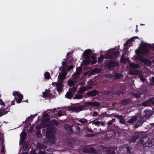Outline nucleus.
<instances>
[{
  "label": "nucleus",
  "instance_id": "29",
  "mask_svg": "<svg viewBox=\"0 0 154 154\" xmlns=\"http://www.w3.org/2000/svg\"><path fill=\"white\" fill-rule=\"evenodd\" d=\"M87 89L86 86H84L79 88V90L78 91V94H81L83 93Z\"/></svg>",
  "mask_w": 154,
  "mask_h": 154
},
{
  "label": "nucleus",
  "instance_id": "30",
  "mask_svg": "<svg viewBox=\"0 0 154 154\" xmlns=\"http://www.w3.org/2000/svg\"><path fill=\"white\" fill-rule=\"evenodd\" d=\"M37 115V114H35L33 115H31L30 116H29L27 119V120H26V123H28V122L30 120L32 121V119L34 118Z\"/></svg>",
  "mask_w": 154,
  "mask_h": 154
},
{
  "label": "nucleus",
  "instance_id": "40",
  "mask_svg": "<svg viewBox=\"0 0 154 154\" xmlns=\"http://www.w3.org/2000/svg\"><path fill=\"white\" fill-rule=\"evenodd\" d=\"M79 122L82 123L84 124L88 122L87 120L85 119L82 118L79 120Z\"/></svg>",
  "mask_w": 154,
  "mask_h": 154
},
{
  "label": "nucleus",
  "instance_id": "26",
  "mask_svg": "<svg viewBox=\"0 0 154 154\" xmlns=\"http://www.w3.org/2000/svg\"><path fill=\"white\" fill-rule=\"evenodd\" d=\"M152 143L153 141L151 140H150V139H148L147 138V141H146L145 146H151V145H152Z\"/></svg>",
  "mask_w": 154,
  "mask_h": 154
},
{
  "label": "nucleus",
  "instance_id": "47",
  "mask_svg": "<svg viewBox=\"0 0 154 154\" xmlns=\"http://www.w3.org/2000/svg\"><path fill=\"white\" fill-rule=\"evenodd\" d=\"M36 135L38 137H40L41 136V131H37L36 133Z\"/></svg>",
  "mask_w": 154,
  "mask_h": 154
},
{
  "label": "nucleus",
  "instance_id": "11",
  "mask_svg": "<svg viewBox=\"0 0 154 154\" xmlns=\"http://www.w3.org/2000/svg\"><path fill=\"white\" fill-rule=\"evenodd\" d=\"M99 93L98 90L95 89L88 91L86 94V95L88 97H91L96 96Z\"/></svg>",
  "mask_w": 154,
  "mask_h": 154
},
{
  "label": "nucleus",
  "instance_id": "60",
  "mask_svg": "<svg viewBox=\"0 0 154 154\" xmlns=\"http://www.w3.org/2000/svg\"><path fill=\"white\" fill-rule=\"evenodd\" d=\"M57 114L58 116L59 117H60L62 116V113L61 112L59 111L57 113Z\"/></svg>",
  "mask_w": 154,
  "mask_h": 154
},
{
  "label": "nucleus",
  "instance_id": "45",
  "mask_svg": "<svg viewBox=\"0 0 154 154\" xmlns=\"http://www.w3.org/2000/svg\"><path fill=\"white\" fill-rule=\"evenodd\" d=\"M42 128V127L41 125H36L35 127L36 130L37 131H41L40 130Z\"/></svg>",
  "mask_w": 154,
  "mask_h": 154
},
{
  "label": "nucleus",
  "instance_id": "31",
  "mask_svg": "<svg viewBox=\"0 0 154 154\" xmlns=\"http://www.w3.org/2000/svg\"><path fill=\"white\" fill-rule=\"evenodd\" d=\"M23 149L24 151H26L28 149V144L27 142H25L23 146Z\"/></svg>",
  "mask_w": 154,
  "mask_h": 154
},
{
  "label": "nucleus",
  "instance_id": "10",
  "mask_svg": "<svg viewBox=\"0 0 154 154\" xmlns=\"http://www.w3.org/2000/svg\"><path fill=\"white\" fill-rule=\"evenodd\" d=\"M82 68L81 67L79 66L77 67L76 69V71L72 75L73 78L75 79L78 78L79 76L81 73Z\"/></svg>",
  "mask_w": 154,
  "mask_h": 154
},
{
  "label": "nucleus",
  "instance_id": "1",
  "mask_svg": "<svg viewBox=\"0 0 154 154\" xmlns=\"http://www.w3.org/2000/svg\"><path fill=\"white\" fill-rule=\"evenodd\" d=\"M46 138L44 140L45 144L50 145L54 144L56 141V138L53 133L52 129L47 130L46 133Z\"/></svg>",
  "mask_w": 154,
  "mask_h": 154
},
{
  "label": "nucleus",
  "instance_id": "36",
  "mask_svg": "<svg viewBox=\"0 0 154 154\" xmlns=\"http://www.w3.org/2000/svg\"><path fill=\"white\" fill-rule=\"evenodd\" d=\"M44 76L45 79H49L50 77V73L48 72H45L44 73Z\"/></svg>",
  "mask_w": 154,
  "mask_h": 154
},
{
  "label": "nucleus",
  "instance_id": "58",
  "mask_svg": "<svg viewBox=\"0 0 154 154\" xmlns=\"http://www.w3.org/2000/svg\"><path fill=\"white\" fill-rule=\"evenodd\" d=\"M69 63H72L73 62V60H72V57H70L69 58Z\"/></svg>",
  "mask_w": 154,
  "mask_h": 154
},
{
  "label": "nucleus",
  "instance_id": "51",
  "mask_svg": "<svg viewBox=\"0 0 154 154\" xmlns=\"http://www.w3.org/2000/svg\"><path fill=\"white\" fill-rule=\"evenodd\" d=\"M130 42V40H128L126 42H125V43L124 44V46L125 47H127L128 45L129 44V43Z\"/></svg>",
  "mask_w": 154,
  "mask_h": 154
},
{
  "label": "nucleus",
  "instance_id": "44",
  "mask_svg": "<svg viewBox=\"0 0 154 154\" xmlns=\"http://www.w3.org/2000/svg\"><path fill=\"white\" fill-rule=\"evenodd\" d=\"M2 149L1 152L2 153H3L5 152V146L2 143Z\"/></svg>",
  "mask_w": 154,
  "mask_h": 154
},
{
  "label": "nucleus",
  "instance_id": "21",
  "mask_svg": "<svg viewBox=\"0 0 154 154\" xmlns=\"http://www.w3.org/2000/svg\"><path fill=\"white\" fill-rule=\"evenodd\" d=\"M27 134L26 132L23 131L20 134V141L21 143H22L25 140Z\"/></svg>",
  "mask_w": 154,
  "mask_h": 154
},
{
  "label": "nucleus",
  "instance_id": "19",
  "mask_svg": "<svg viewBox=\"0 0 154 154\" xmlns=\"http://www.w3.org/2000/svg\"><path fill=\"white\" fill-rule=\"evenodd\" d=\"M114 117L119 119V122L120 123L123 124H126L125 122L124 119V118L123 116L116 114L115 115Z\"/></svg>",
  "mask_w": 154,
  "mask_h": 154
},
{
  "label": "nucleus",
  "instance_id": "8",
  "mask_svg": "<svg viewBox=\"0 0 154 154\" xmlns=\"http://www.w3.org/2000/svg\"><path fill=\"white\" fill-rule=\"evenodd\" d=\"M76 90V88L75 87H73L70 88L69 91L66 93L65 95L66 97L69 99H71L72 97L74 94Z\"/></svg>",
  "mask_w": 154,
  "mask_h": 154
},
{
  "label": "nucleus",
  "instance_id": "22",
  "mask_svg": "<svg viewBox=\"0 0 154 154\" xmlns=\"http://www.w3.org/2000/svg\"><path fill=\"white\" fill-rule=\"evenodd\" d=\"M63 82L58 81V84L56 87L57 91L61 92L62 91V87Z\"/></svg>",
  "mask_w": 154,
  "mask_h": 154
},
{
  "label": "nucleus",
  "instance_id": "20",
  "mask_svg": "<svg viewBox=\"0 0 154 154\" xmlns=\"http://www.w3.org/2000/svg\"><path fill=\"white\" fill-rule=\"evenodd\" d=\"M50 90L46 89L45 91L42 92L43 98L50 97L52 95V94L50 92Z\"/></svg>",
  "mask_w": 154,
  "mask_h": 154
},
{
  "label": "nucleus",
  "instance_id": "41",
  "mask_svg": "<svg viewBox=\"0 0 154 154\" xmlns=\"http://www.w3.org/2000/svg\"><path fill=\"white\" fill-rule=\"evenodd\" d=\"M139 78H140V80L142 82H144L145 81V78L143 77V76L142 74H140L139 76Z\"/></svg>",
  "mask_w": 154,
  "mask_h": 154
},
{
  "label": "nucleus",
  "instance_id": "23",
  "mask_svg": "<svg viewBox=\"0 0 154 154\" xmlns=\"http://www.w3.org/2000/svg\"><path fill=\"white\" fill-rule=\"evenodd\" d=\"M131 102V100L129 98H125L121 100L120 101V103L123 105H126L129 103Z\"/></svg>",
  "mask_w": 154,
  "mask_h": 154
},
{
  "label": "nucleus",
  "instance_id": "52",
  "mask_svg": "<svg viewBox=\"0 0 154 154\" xmlns=\"http://www.w3.org/2000/svg\"><path fill=\"white\" fill-rule=\"evenodd\" d=\"M126 58L125 57H123V58L122 57L121 59V62L122 63H124L126 61Z\"/></svg>",
  "mask_w": 154,
  "mask_h": 154
},
{
  "label": "nucleus",
  "instance_id": "27",
  "mask_svg": "<svg viewBox=\"0 0 154 154\" xmlns=\"http://www.w3.org/2000/svg\"><path fill=\"white\" fill-rule=\"evenodd\" d=\"M141 94L140 93H135L134 92H132L131 93L132 95L134 97L136 98L137 99H138L140 98V95Z\"/></svg>",
  "mask_w": 154,
  "mask_h": 154
},
{
  "label": "nucleus",
  "instance_id": "24",
  "mask_svg": "<svg viewBox=\"0 0 154 154\" xmlns=\"http://www.w3.org/2000/svg\"><path fill=\"white\" fill-rule=\"evenodd\" d=\"M143 123V122L142 121V119H139L136 122L135 124L134 125V128H136L141 126Z\"/></svg>",
  "mask_w": 154,
  "mask_h": 154
},
{
  "label": "nucleus",
  "instance_id": "42",
  "mask_svg": "<svg viewBox=\"0 0 154 154\" xmlns=\"http://www.w3.org/2000/svg\"><path fill=\"white\" fill-rule=\"evenodd\" d=\"M139 37L138 36H135L131 38L129 40H130V41L133 42L134 41V40L137 39H138Z\"/></svg>",
  "mask_w": 154,
  "mask_h": 154
},
{
  "label": "nucleus",
  "instance_id": "4",
  "mask_svg": "<svg viewBox=\"0 0 154 154\" xmlns=\"http://www.w3.org/2000/svg\"><path fill=\"white\" fill-rule=\"evenodd\" d=\"M13 95L15 97L14 100L17 103H20L23 99V95L19 91H15L13 93Z\"/></svg>",
  "mask_w": 154,
  "mask_h": 154
},
{
  "label": "nucleus",
  "instance_id": "32",
  "mask_svg": "<svg viewBox=\"0 0 154 154\" xmlns=\"http://www.w3.org/2000/svg\"><path fill=\"white\" fill-rule=\"evenodd\" d=\"M101 70L98 69H95L93 70V71L90 74L91 75H94L96 73H100L101 72Z\"/></svg>",
  "mask_w": 154,
  "mask_h": 154
},
{
  "label": "nucleus",
  "instance_id": "49",
  "mask_svg": "<svg viewBox=\"0 0 154 154\" xmlns=\"http://www.w3.org/2000/svg\"><path fill=\"white\" fill-rule=\"evenodd\" d=\"M73 66L72 65H69L68 66V69L66 70L70 71L71 69H73Z\"/></svg>",
  "mask_w": 154,
  "mask_h": 154
},
{
  "label": "nucleus",
  "instance_id": "33",
  "mask_svg": "<svg viewBox=\"0 0 154 154\" xmlns=\"http://www.w3.org/2000/svg\"><path fill=\"white\" fill-rule=\"evenodd\" d=\"M130 66V68H139V66L138 64L134 63H131Z\"/></svg>",
  "mask_w": 154,
  "mask_h": 154
},
{
  "label": "nucleus",
  "instance_id": "25",
  "mask_svg": "<svg viewBox=\"0 0 154 154\" xmlns=\"http://www.w3.org/2000/svg\"><path fill=\"white\" fill-rule=\"evenodd\" d=\"M137 120V117L136 116H133L127 121V123L132 124Z\"/></svg>",
  "mask_w": 154,
  "mask_h": 154
},
{
  "label": "nucleus",
  "instance_id": "5",
  "mask_svg": "<svg viewBox=\"0 0 154 154\" xmlns=\"http://www.w3.org/2000/svg\"><path fill=\"white\" fill-rule=\"evenodd\" d=\"M111 51H112V49H110L107 51L106 55H108V58L110 59H114L116 60L119 55L120 52L119 51L112 52V54H109V52H111Z\"/></svg>",
  "mask_w": 154,
  "mask_h": 154
},
{
  "label": "nucleus",
  "instance_id": "61",
  "mask_svg": "<svg viewBox=\"0 0 154 154\" xmlns=\"http://www.w3.org/2000/svg\"><path fill=\"white\" fill-rule=\"evenodd\" d=\"M39 154H46V152L45 151H42L41 150H40L39 152Z\"/></svg>",
  "mask_w": 154,
  "mask_h": 154
},
{
  "label": "nucleus",
  "instance_id": "15",
  "mask_svg": "<svg viewBox=\"0 0 154 154\" xmlns=\"http://www.w3.org/2000/svg\"><path fill=\"white\" fill-rule=\"evenodd\" d=\"M153 98H150L146 102H143V105L145 106H148L151 105H154Z\"/></svg>",
  "mask_w": 154,
  "mask_h": 154
},
{
  "label": "nucleus",
  "instance_id": "17",
  "mask_svg": "<svg viewBox=\"0 0 154 154\" xmlns=\"http://www.w3.org/2000/svg\"><path fill=\"white\" fill-rule=\"evenodd\" d=\"M92 53V51L91 49H87L84 51L83 55L87 57V59L90 58L92 55H91Z\"/></svg>",
  "mask_w": 154,
  "mask_h": 154
},
{
  "label": "nucleus",
  "instance_id": "54",
  "mask_svg": "<svg viewBox=\"0 0 154 154\" xmlns=\"http://www.w3.org/2000/svg\"><path fill=\"white\" fill-rule=\"evenodd\" d=\"M0 104L1 105L5 106V104L2 99H0Z\"/></svg>",
  "mask_w": 154,
  "mask_h": 154
},
{
  "label": "nucleus",
  "instance_id": "6",
  "mask_svg": "<svg viewBox=\"0 0 154 154\" xmlns=\"http://www.w3.org/2000/svg\"><path fill=\"white\" fill-rule=\"evenodd\" d=\"M95 54H93L90 58L84 61V63L86 65H88L90 63L92 65L95 64L97 62V58L95 56Z\"/></svg>",
  "mask_w": 154,
  "mask_h": 154
},
{
  "label": "nucleus",
  "instance_id": "53",
  "mask_svg": "<svg viewBox=\"0 0 154 154\" xmlns=\"http://www.w3.org/2000/svg\"><path fill=\"white\" fill-rule=\"evenodd\" d=\"M7 113V112H0V117L6 114Z\"/></svg>",
  "mask_w": 154,
  "mask_h": 154
},
{
  "label": "nucleus",
  "instance_id": "34",
  "mask_svg": "<svg viewBox=\"0 0 154 154\" xmlns=\"http://www.w3.org/2000/svg\"><path fill=\"white\" fill-rule=\"evenodd\" d=\"M51 123L55 126H57L59 124V122L55 119L52 120L51 121Z\"/></svg>",
  "mask_w": 154,
  "mask_h": 154
},
{
  "label": "nucleus",
  "instance_id": "14",
  "mask_svg": "<svg viewBox=\"0 0 154 154\" xmlns=\"http://www.w3.org/2000/svg\"><path fill=\"white\" fill-rule=\"evenodd\" d=\"M85 106H91L93 107H98L100 105V103L98 102H85Z\"/></svg>",
  "mask_w": 154,
  "mask_h": 154
},
{
  "label": "nucleus",
  "instance_id": "28",
  "mask_svg": "<svg viewBox=\"0 0 154 154\" xmlns=\"http://www.w3.org/2000/svg\"><path fill=\"white\" fill-rule=\"evenodd\" d=\"M73 80H70L68 82V85L69 86H72L75 85L77 83V79H75L73 78Z\"/></svg>",
  "mask_w": 154,
  "mask_h": 154
},
{
  "label": "nucleus",
  "instance_id": "57",
  "mask_svg": "<svg viewBox=\"0 0 154 154\" xmlns=\"http://www.w3.org/2000/svg\"><path fill=\"white\" fill-rule=\"evenodd\" d=\"M66 62L65 61H63L62 62V66H63V67H64L65 68L66 66Z\"/></svg>",
  "mask_w": 154,
  "mask_h": 154
},
{
  "label": "nucleus",
  "instance_id": "16",
  "mask_svg": "<svg viewBox=\"0 0 154 154\" xmlns=\"http://www.w3.org/2000/svg\"><path fill=\"white\" fill-rule=\"evenodd\" d=\"M85 106H73L72 107V110L75 112H78L82 110Z\"/></svg>",
  "mask_w": 154,
  "mask_h": 154
},
{
  "label": "nucleus",
  "instance_id": "64",
  "mask_svg": "<svg viewBox=\"0 0 154 154\" xmlns=\"http://www.w3.org/2000/svg\"><path fill=\"white\" fill-rule=\"evenodd\" d=\"M98 115V112H97L95 111L93 112V116H95L97 115Z\"/></svg>",
  "mask_w": 154,
  "mask_h": 154
},
{
  "label": "nucleus",
  "instance_id": "50",
  "mask_svg": "<svg viewBox=\"0 0 154 154\" xmlns=\"http://www.w3.org/2000/svg\"><path fill=\"white\" fill-rule=\"evenodd\" d=\"M150 80L152 85H154V77H152L151 78H150Z\"/></svg>",
  "mask_w": 154,
  "mask_h": 154
},
{
  "label": "nucleus",
  "instance_id": "48",
  "mask_svg": "<svg viewBox=\"0 0 154 154\" xmlns=\"http://www.w3.org/2000/svg\"><path fill=\"white\" fill-rule=\"evenodd\" d=\"M115 76L116 79H119L121 77V75L119 73H116L115 74Z\"/></svg>",
  "mask_w": 154,
  "mask_h": 154
},
{
  "label": "nucleus",
  "instance_id": "9",
  "mask_svg": "<svg viewBox=\"0 0 154 154\" xmlns=\"http://www.w3.org/2000/svg\"><path fill=\"white\" fill-rule=\"evenodd\" d=\"M147 137L146 136H142L140 137L139 141L137 142L138 145L141 146L143 145L145 146L146 141H147Z\"/></svg>",
  "mask_w": 154,
  "mask_h": 154
},
{
  "label": "nucleus",
  "instance_id": "39",
  "mask_svg": "<svg viewBox=\"0 0 154 154\" xmlns=\"http://www.w3.org/2000/svg\"><path fill=\"white\" fill-rule=\"evenodd\" d=\"M10 107V106H8L7 107V108L6 109L4 108V109H2L1 112H7V113L9 111Z\"/></svg>",
  "mask_w": 154,
  "mask_h": 154
},
{
  "label": "nucleus",
  "instance_id": "43",
  "mask_svg": "<svg viewBox=\"0 0 154 154\" xmlns=\"http://www.w3.org/2000/svg\"><path fill=\"white\" fill-rule=\"evenodd\" d=\"M123 93L124 92L122 90H120L117 91L116 94L117 95L120 96L121 95H122Z\"/></svg>",
  "mask_w": 154,
  "mask_h": 154
},
{
  "label": "nucleus",
  "instance_id": "37",
  "mask_svg": "<svg viewBox=\"0 0 154 154\" xmlns=\"http://www.w3.org/2000/svg\"><path fill=\"white\" fill-rule=\"evenodd\" d=\"M83 95L82 94H76L74 97L73 99H81L82 98Z\"/></svg>",
  "mask_w": 154,
  "mask_h": 154
},
{
  "label": "nucleus",
  "instance_id": "3",
  "mask_svg": "<svg viewBox=\"0 0 154 154\" xmlns=\"http://www.w3.org/2000/svg\"><path fill=\"white\" fill-rule=\"evenodd\" d=\"M134 58L135 60L144 63L146 66H149L151 64V62L150 60L144 58L143 56H134Z\"/></svg>",
  "mask_w": 154,
  "mask_h": 154
},
{
  "label": "nucleus",
  "instance_id": "63",
  "mask_svg": "<svg viewBox=\"0 0 154 154\" xmlns=\"http://www.w3.org/2000/svg\"><path fill=\"white\" fill-rule=\"evenodd\" d=\"M58 84V82H53L52 83V85L53 86H57V85Z\"/></svg>",
  "mask_w": 154,
  "mask_h": 154
},
{
  "label": "nucleus",
  "instance_id": "7",
  "mask_svg": "<svg viewBox=\"0 0 154 154\" xmlns=\"http://www.w3.org/2000/svg\"><path fill=\"white\" fill-rule=\"evenodd\" d=\"M67 73V72L66 68L64 67H63L61 73L58 76V81L63 82V80L66 78Z\"/></svg>",
  "mask_w": 154,
  "mask_h": 154
},
{
  "label": "nucleus",
  "instance_id": "38",
  "mask_svg": "<svg viewBox=\"0 0 154 154\" xmlns=\"http://www.w3.org/2000/svg\"><path fill=\"white\" fill-rule=\"evenodd\" d=\"M104 58H106L104 57V56H103V54H100V57H99L98 58V62H101V61H103V59Z\"/></svg>",
  "mask_w": 154,
  "mask_h": 154
},
{
  "label": "nucleus",
  "instance_id": "35",
  "mask_svg": "<svg viewBox=\"0 0 154 154\" xmlns=\"http://www.w3.org/2000/svg\"><path fill=\"white\" fill-rule=\"evenodd\" d=\"M108 128L109 130H114V129L112 128V127L110 126L112 125V122L111 121H109L108 122Z\"/></svg>",
  "mask_w": 154,
  "mask_h": 154
},
{
  "label": "nucleus",
  "instance_id": "59",
  "mask_svg": "<svg viewBox=\"0 0 154 154\" xmlns=\"http://www.w3.org/2000/svg\"><path fill=\"white\" fill-rule=\"evenodd\" d=\"M135 52L136 54H140V51L139 49H137L135 51Z\"/></svg>",
  "mask_w": 154,
  "mask_h": 154
},
{
  "label": "nucleus",
  "instance_id": "12",
  "mask_svg": "<svg viewBox=\"0 0 154 154\" xmlns=\"http://www.w3.org/2000/svg\"><path fill=\"white\" fill-rule=\"evenodd\" d=\"M92 123V125H95L98 126L100 125L103 126H105V124L103 122H100L97 120L96 119L94 120L91 121L89 122V123Z\"/></svg>",
  "mask_w": 154,
  "mask_h": 154
},
{
  "label": "nucleus",
  "instance_id": "46",
  "mask_svg": "<svg viewBox=\"0 0 154 154\" xmlns=\"http://www.w3.org/2000/svg\"><path fill=\"white\" fill-rule=\"evenodd\" d=\"M95 134H87L85 135V136L87 137H91L94 136Z\"/></svg>",
  "mask_w": 154,
  "mask_h": 154
},
{
  "label": "nucleus",
  "instance_id": "56",
  "mask_svg": "<svg viewBox=\"0 0 154 154\" xmlns=\"http://www.w3.org/2000/svg\"><path fill=\"white\" fill-rule=\"evenodd\" d=\"M29 154H37L35 150H32L30 151Z\"/></svg>",
  "mask_w": 154,
  "mask_h": 154
},
{
  "label": "nucleus",
  "instance_id": "62",
  "mask_svg": "<svg viewBox=\"0 0 154 154\" xmlns=\"http://www.w3.org/2000/svg\"><path fill=\"white\" fill-rule=\"evenodd\" d=\"M87 130L88 132H92L93 131V130H92L91 128H88Z\"/></svg>",
  "mask_w": 154,
  "mask_h": 154
},
{
  "label": "nucleus",
  "instance_id": "2",
  "mask_svg": "<svg viewBox=\"0 0 154 154\" xmlns=\"http://www.w3.org/2000/svg\"><path fill=\"white\" fill-rule=\"evenodd\" d=\"M141 42V44L140 45L142 46L141 49V54L144 55L150 54L152 50V45L144 43L143 41Z\"/></svg>",
  "mask_w": 154,
  "mask_h": 154
},
{
  "label": "nucleus",
  "instance_id": "13",
  "mask_svg": "<svg viewBox=\"0 0 154 154\" xmlns=\"http://www.w3.org/2000/svg\"><path fill=\"white\" fill-rule=\"evenodd\" d=\"M135 135L131 139V141L132 142L134 143L136 141L137 139H138L141 136L140 132H135Z\"/></svg>",
  "mask_w": 154,
  "mask_h": 154
},
{
  "label": "nucleus",
  "instance_id": "55",
  "mask_svg": "<svg viewBox=\"0 0 154 154\" xmlns=\"http://www.w3.org/2000/svg\"><path fill=\"white\" fill-rule=\"evenodd\" d=\"M126 149H127L128 152L129 153H131V152H130L131 149H130V147L129 146H127L126 147Z\"/></svg>",
  "mask_w": 154,
  "mask_h": 154
},
{
  "label": "nucleus",
  "instance_id": "18",
  "mask_svg": "<svg viewBox=\"0 0 154 154\" xmlns=\"http://www.w3.org/2000/svg\"><path fill=\"white\" fill-rule=\"evenodd\" d=\"M119 65L118 61H111L108 64V66L109 68H111L115 67Z\"/></svg>",
  "mask_w": 154,
  "mask_h": 154
}]
</instances>
